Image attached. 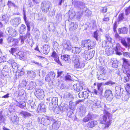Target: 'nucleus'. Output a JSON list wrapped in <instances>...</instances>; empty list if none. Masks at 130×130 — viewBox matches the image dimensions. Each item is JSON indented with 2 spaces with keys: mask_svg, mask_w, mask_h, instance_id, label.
I'll list each match as a JSON object with an SVG mask.
<instances>
[{
  "mask_svg": "<svg viewBox=\"0 0 130 130\" xmlns=\"http://www.w3.org/2000/svg\"><path fill=\"white\" fill-rule=\"evenodd\" d=\"M25 92L23 90L20 91L18 97L19 100V102L17 100H14V102L16 105L20 108H24L26 105L27 97L24 94Z\"/></svg>",
  "mask_w": 130,
  "mask_h": 130,
  "instance_id": "f257e3e1",
  "label": "nucleus"
},
{
  "mask_svg": "<svg viewBox=\"0 0 130 130\" xmlns=\"http://www.w3.org/2000/svg\"><path fill=\"white\" fill-rule=\"evenodd\" d=\"M72 59L74 64L75 68H82L84 67L85 63L81 60L80 57L79 55H73Z\"/></svg>",
  "mask_w": 130,
  "mask_h": 130,
  "instance_id": "f03ea898",
  "label": "nucleus"
},
{
  "mask_svg": "<svg viewBox=\"0 0 130 130\" xmlns=\"http://www.w3.org/2000/svg\"><path fill=\"white\" fill-rule=\"evenodd\" d=\"M104 115L103 116V121L101 120V123L105 124L104 128H108L109 125L110 124L109 118L111 117V115L108 111L104 109Z\"/></svg>",
  "mask_w": 130,
  "mask_h": 130,
  "instance_id": "7ed1b4c3",
  "label": "nucleus"
},
{
  "mask_svg": "<svg viewBox=\"0 0 130 130\" xmlns=\"http://www.w3.org/2000/svg\"><path fill=\"white\" fill-rule=\"evenodd\" d=\"M81 45L82 46L87 48L89 50L94 47L96 45V43L94 41H91L90 40H88L83 41Z\"/></svg>",
  "mask_w": 130,
  "mask_h": 130,
  "instance_id": "20e7f679",
  "label": "nucleus"
},
{
  "mask_svg": "<svg viewBox=\"0 0 130 130\" xmlns=\"http://www.w3.org/2000/svg\"><path fill=\"white\" fill-rule=\"evenodd\" d=\"M100 73L97 74V76L99 80H106L108 78V76L106 74V70L103 67L101 68Z\"/></svg>",
  "mask_w": 130,
  "mask_h": 130,
  "instance_id": "39448f33",
  "label": "nucleus"
},
{
  "mask_svg": "<svg viewBox=\"0 0 130 130\" xmlns=\"http://www.w3.org/2000/svg\"><path fill=\"white\" fill-rule=\"evenodd\" d=\"M51 7L50 3L48 2L44 1L41 4V8L42 10L44 12L47 13Z\"/></svg>",
  "mask_w": 130,
  "mask_h": 130,
  "instance_id": "423d86ee",
  "label": "nucleus"
},
{
  "mask_svg": "<svg viewBox=\"0 0 130 130\" xmlns=\"http://www.w3.org/2000/svg\"><path fill=\"white\" fill-rule=\"evenodd\" d=\"M115 89L116 93L115 96L117 99H119L122 94L123 89L121 88V86H116Z\"/></svg>",
  "mask_w": 130,
  "mask_h": 130,
  "instance_id": "0eeeda50",
  "label": "nucleus"
},
{
  "mask_svg": "<svg viewBox=\"0 0 130 130\" xmlns=\"http://www.w3.org/2000/svg\"><path fill=\"white\" fill-rule=\"evenodd\" d=\"M35 94L36 96L39 100H42L44 96V91L40 89H36Z\"/></svg>",
  "mask_w": 130,
  "mask_h": 130,
  "instance_id": "6e6552de",
  "label": "nucleus"
},
{
  "mask_svg": "<svg viewBox=\"0 0 130 130\" xmlns=\"http://www.w3.org/2000/svg\"><path fill=\"white\" fill-rule=\"evenodd\" d=\"M59 54L57 53L55 51L53 52L51 55V57L54 59V61L56 62L58 64L61 66H62L61 62L59 59Z\"/></svg>",
  "mask_w": 130,
  "mask_h": 130,
  "instance_id": "1a4fd4ad",
  "label": "nucleus"
},
{
  "mask_svg": "<svg viewBox=\"0 0 130 130\" xmlns=\"http://www.w3.org/2000/svg\"><path fill=\"white\" fill-rule=\"evenodd\" d=\"M6 30L8 32L9 34L12 37H15L18 35L17 30L13 29L11 27H7L6 29Z\"/></svg>",
  "mask_w": 130,
  "mask_h": 130,
  "instance_id": "9d476101",
  "label": "nucleus"
},
{
  "mask_svg": "<svg viewBox=\"0 0 130 130\" xmlns=\"http://www.w3.org/2000/svg\"><path fill=\"white\" fill-rule=\"evenodd\" d=\"M47 101L50 102L51 101V103H50L49 107L50 109L52 108V105L53 104H56L58 102V99L56 97H50L47 98L46 99Z\"/></svg>",
  "mask_w": 130,
  "mask_h": 130,
  "instance_id": "9b49d317",
  "label": "nucleus"
},
{
  "mask_svg": "<svg viewBox=\"0 0 130 130\" xmlns=\"http://www.w3.org/2000/svg\"><path fill=\"white\" fill-rule=\"evenodd\" d=\"M10 23L14 26L17 27L21 23V19L19 17H15L11 20Z\"/></svg>",
  "mask_w": 130,
  "mask_h": 130,
  "instance_id": "f8f14e48",
  "label": "nucleus"
},
{
  "mask_svg": "<svg viewBox=\"0 0 130 130\" xmlns=\"http://www.w3.org/2000/svg\"><path fill=\"white\" fill-rule=\"evenodd\" d=\"M64 48L66 50L69 51L72 48L71 43L69 40H67L64 42L63 44Z\"/></svg>",
  "mask_w": 130,
  "mask_h": 130,
  "instance_id": "ddd939ff",
  "label": "nucleus"
},
{
  "mask_svg": "<svg viewBox=\"0 0 130 130\" xmlns=\"http://www.w3.org/2000/svg\"><path fill=\"white\" fill-rule=\"evenodd\" d=\"M103 85V83H97V87L98 91L96 89H94L93 90V93L95 94H97L98 93H101L102 92L103 90V89L101 88V86Z\"/></svg>",
  "mask_w": 130,
  "mask_h": 130,
  "instance_id": "4468645a",
  "label": "nucleus"
},
{
  "mask_svg": "<svg viewBox=\"0 0 130 130\" xmlns=\"http://www.w3.org/2000/svg\"><path fill=\"white\" fill-rule=\"evenodd\" d=\"M60 124V121H55L52 125L50 126V129L51 130H57L59 128Z\"/></svg>",
  "mask_w": 130,
  "mask_h": 130,
  "instance_id": "2eb2a0df",
  "label": "nucleus"
},
{
  "mask_svg": "<svg viewBox=\"0 0 130 130\" xmlns=\"http://www.w3.org/2000/svg\"><path fill=\"white\" fill-rule=\"evenodd\" d=\"M83 84L82 83L75 84L74 85V90L77 92L82 90L83 89Z\"/></svg>",
  "mask_w": 130,
  "mask_h": 130,
  "instance_id": "dca6fc26",
  "label": "nucleus"
},
{
  "mask_svg": "<svg viewBox=\"0 0 130 130\" xmlns=\"http://www.w3.org/2000/svg\"><path fill=\"white\" fill-rule=\"evenodd\" d=\"M127 42H126L125 39L124 38L122 40V44L125 48L129 49L130 46V38H127Z\"/></svg>",
  "mask_w": 130,
  "mask_h": 130,
  "instance_id": "f3484780",
  "label": "nucleus"
},
{
  "mask_svg": "<svg viewBox=\"0 0 130 130\" xmlns=\"http://www.w3.org/2000/svg\"><path fill=\"white\" fill-rule=\"evenodd\" d=\"M118 30L119 34L125 35L127 34L128 29L126 27H124L119 28Z\"/></svg>",
  "mask_w": 130,
  "mask_h": 130,
  "instance_id": "a211bd4d",
  "label": "nucleus"
},
{
  "mask_svg": "<svg viewBox=\"0 0 130 130\" xmlns=\"http://www.w3.org/2000/svg\"><path fill=\"white\" fill-rule=\"evenodd\" d=\"M94 118V115L92 113L89 112L87 115L84 118L83 121L85 122H87L90 120L93 119Z\"/></svg>",
  "mask_w": 130,
  "mask_h": 130,
  "instance_id": "6ab92c4d",
  "label": "nucleus"
},
{
  "mask_svg": "<svg viewBox=\"0 0 130 130\" xmlns=\"http://www.w3.org/2000/svg\"><path fill=\"white\" fill-rule=\"evenodd\" d=\"M128 66L130 67V62L128 63L127 62L123 63V71L124 73H126L128 71L129 68Z\"/></svg>",
  "mask_w": 130,
  "mask_h": 130,
  "instance_id": "aec40b11",
  "label": "nucleus"
},
{
  "mask_svg": "<svg viewBox=\"0 0 130 130\" xmlns=\"http://www.w3.org/2000/svg\"><path fill=\"white\" fill-rule=\"evenodd\" d=\"M89 94V93L88 92L84 91L83 92H79L78 94V95L79 97H82L84 99H86L88 98Z\"/></svg>",
  "mask_w": 130,
  "mask_h": 130,
  "instance_id": "412c9836",
  "label": "nucleus"
},
{
  "mask_svg": "<svg viewBox=\"0 0 130 130\" xmlns=\"http://www.w3.org/2000/svg\"><path fill=\"white\" fill-rule=\"evenodd\" d=\"M46 107L44 104L41 103L38 106L37 110L38 111L45 112L46 111Z\"/></svg>",
  "mask_w": 130,
  "mask_h": 130,
  "instance_id": "4be33fe9",
  "label": "nucleus"
},
{
  "mask_svg": "<svg viewBox=\"0 0 130 130\" xmlns=\"http://www.w3.org/2000/svg\"><path fill=\"white\" fill-rule=\"evenodd\" d=\"M50 50V46L48 45H44L41 51L44 54H47L49 52Z\"/></svg>",
  "mask_w": 130,
  "mask_h": 130,
  "instance_id": "5701e85b",
  "label": "nucleus"
},
{
  "mask_svg": "<svg viewBox=\"0 0 130 130\" xmlns=\"http://www.w3.org/2000/svg\"><path fill=\"white\" fill-rule=\"evenodd\" d=\"M78 24L76 22H72L70 25L69 30L71 31L77 29L78 27Z\"/></svg>",
  "mask_w": 130,
  "mask_h": 130,
  "instance_id": "b1692460",
  "label": "nucleus"
},
{
  "mask_svg": "<svg viewBox=\"0 0 130 130\" xmlns=\"http://www.w3.org/2000/svg\"><path fill=\"white\" fill-rule=\"evenodd\" d=\"M66 99L67 100H70V101L69 102V107L70 108H74V103H72L71 101L73 99V98L72 97V95H68L67 96Z\"/></svg>",
  "mask_w": 130,
  "mask_h": 130,
  "instance_id": "393cba45",
  "label": "nucleus"
},
{
  "mask_svg": "<svg viewBox=\"0 0 130 130\" xmlns=\"http://www.w3.org/2000/svg\"><path fill=\"white\" fill-rule=\"evenodd\" d=\"M27 76L29 78L33 79L35 77L36 73L35 72L32 71H28Z\"/></svg>",
  "mask_w": 130,
  "mask_h": 130,
  "instance_id": "a878e982",
  "label": "nucleus"
},
{
  "mask_svg": "<svg viewBox=\"0 0 130 130\" xmlns=\"http://www.w3.org/2000/svg\"><path fill=\"white\" fill-rule=\"evenodd\" d=\"M19 118L15 114H13L11 118V120L12 122L15 124H18L19 123Z\"/></svg>",
  "mask_w": 130,
  "mask_h": 130,
  "instance_id": "bb28decb",
  "label": "nucleus"
},
{
  "mask_svg": "<svg viewBox=\"0 0 130 130\" xmlns=\"http://www.w3.org/2000/svg\"><path fill=\"white\" fill-rule=\"evenodd\" d=\"M97 124V122L96 121H93L89 122L87 124L88 128H92Z\"/></svg>",
  "mask_w": 130,
  "mask_h": 130,
  "instance_id": "cd10ccee",
  "label": "nucleus"
},
{
  "mask_svg": "<svg viewBox=\"0 0 130 130\" xmlns=\"http://www.w3.org/2000/svg\"><path fill=\"white\" fill-rule=\"evenodd\" d=\"M95 51H92V53H90L89 54L85 55L84 57L85 59L87 60H89L90 59L94 56L93 53H94Z\"/></svg>",
  "mask_w": 130,
  "mask_h": 130,
  "instance_id": "c85d7f7f",
  "label": "nucleus"
},
{
  "mask_svg": "<svg viewBox=\"0 0 130 130\" xmlns=\"http://www.w3.org/2000/svg\"><path fill=\"white\" fill-rule=\"evenodd\" d=\"M26 30V26L23 24H22L19 29V32L21 34H23Z\"/></svg>",
  "mask_w": 130,
  "mask_h": 130,
  "instance_id": "c756f323",
  "label": "nucleus"
},
{
  "mask_svg": "<svg viewBox=\"0 0 130 130\" xmlns=\"http://www.w3.org/2000/svg\"><path fill=\"white\" fill-rule=\"evenodd\" d=\"M89 102L90 103H92V104H93V106H94L95 107L99 106L101 103L100 101L98 100L97 99H95L94 101H92L90 100Z\"/></svg>",
  "mask_w": 130,
  "mask_h": 130,
  "instance_id": "7c9ffc66",
  "label": "nucleus"
},
{
  "mask_svg": "<svg viewBox=\"0 0 130 130\" xmlns=\"http://www.w3.org/2000/svg\"><path fill=\"white\" fill-rule=\"evenodd\" d=\"M72 49V52L74 53H79L81 51V49L79 47H73Z\"/></svg>",
  "mask_w": 130,
  "mask_h": 130,
  "instance_id": "2f4dec72",
  "label": "nucleus"
},
{
  "mask_svg": "<svg viewBox=\"0 0 130 130\" xmlns=\"http://www.w3.org/2000/svg\"><path fill=\"white\" fill-rule=\"evenodd\" d=\"M61 59L65 61H68L69 60L70 56L67 55H63L61 56Z\"/></svg>",
  "mask_w": 130,
  "mask_h": 130,
  "instance_id": "473e14b6",
  "label": "nucleus"
},
{
  "mask_svg": "<svg viewBox=\"0 0 130 130\" xmlns=\"http://www.w3.org/2000/svg\"><path fill=\"white\" fill-rule=\"evenodd\" d=\"M54 24L53 23H51L49 24L48 27V29L50 31L54 32Z\"/></svg>",
  "mask_w": 130,
  "mask_h": 130,
  "instance_id": "72a5a7b5",
  "label": "nucleus"
},
{
  "mask_svg": "<svg viewBox=\"0 0 130 130\" xmlns=\"http://www.w3.org/2000/svg\"><path fill=\"white\" fill-rule=\"evenodd\" d=\"M78 4L77 7L80 9H86L87 8L85 7L84 3L82 2H79L77 3Z\"/></svg>",
  "mask_w": 130,
  "mask_h": 130,
  "instance_id": "f704fd0d",
  "label": "nucleus"
},
{
  "mask_svg": "<svg viewBox=\"0 0 130 130\" xmlns=\"http://www.w3.org/2000/svg\"><path fill=\"white\" fill-rule=\"evenodd\" d=\"M36 85V83L31 81L30 82L28 85L27 86L28 88L29 89L31 90Z\"/></svg>",
  "mask_w": 130,
  "mask_h": 130,
  "instance_id": "c9c22d12",
  "label": "nucleus"
},
{
  "mask_svg": "<svg viewBox=\"0 0 130 130\" xmlns=\"http://www.w3.org/2000/svg\"><path fill=\"white\" fill-rule=\"evenodd\" d=\"M9 18L8 15H4L2 16L1 18V20L4 21L6 23H7L8 21Z\"/></svg>",
  "mask_w": 130,
  "mask_h": 130,
  "instance_id": "e433bc0d",
  "label": "nucleus"
},
{
  "mask_svg": "<svg viewBox=\"0 0 130 130\" xmlns=\"http://www.w3.org/2000/svg\"><path fill=\"white\" fill-rule=\"evenodd\" d=\"M114 32L115 33V38H116L117 39L120 40L121 41V42L122 43V40L124 39V38H122L120 36L119 34L118 33L117 31H115Z\"/></svg>",
  "mask_w": 130,
  "mask_h": 130,
  "instance_id": "4c0bfd02",
  "label": "nucleus"
},
{
  "mask_svg": "<svg viewBox=\"0 0 130 130\" xmlns=\"http://www.w3.org/2000/svg\"><path fill=\"white\" fill-rule=\"evenodd\" d=\"M9 68L8 67L7 65H5L3 67L2 72L3 73L5 72L7 73L9 70Z\"/></svg>",
  "mask_w": 130,
  "mask_h": 130,
  "instance_id": "58836bf2",
  "label": "nucleus"
},
{
  "mask_svg": "<svg viewBox=\"0 0 130 130\" xmlns=\"http://www.w3.org/2000/svg\"><path fill=\"white\" fill-rule=\"evenodd\" d=\"M45 120V118L42 117L40 116L38 117L37 119V121L40 124H43V122Z\"/></svg>",
  "mask_w": 130,
  "mask_h": 130,
  "instance_id": "ea45409f",
  "label": "nucleus"
},
{
  "mask_svg": "<svg viewBox=\"0 0 130 130\" xmlns=\"http://www.w3.org/2000/svg\"><path fill=\"white\" fill-rule=\"evenodd\" d=\"M112 92L111 91L107 90H106L104 96L105 97H107L111 95H112Z\"/></svg>",
  "mask_w": 130,
  "mask_h": 130,
  "instance_id": "a19ab883",
  "label": "nucleus"
},
{
  "mask_svg": "<svg viewBox=\"0 0 130 130\" xmlns=\"http://www.w3.org/2000/svg\"><path fill=\"white\" fill-rule=\"evenodd\" d=\"M114 50L115 51V53H116V54L118 55H121V53L119 51L120 48L118 46L116 45V47L114 48Z\"/></svg>",
  "mask_w": 130,
  "mask_h": 130,
  "instance_id": "79ce46f5",
  "label": "nucleus"
},
{
  "mask_svg": "<svg viewBox=\"0 0 130 130\" xmlns=\"http://www.w3.org/2000/svg\"><path fill=\"white\" fill-rule=\"evenodd\" d=\"M114 50L115 51V53H116V54L118 55H121V53L119 51L120 48L118 46L116 45V47L114 48Z\"/></svg>",
  "mask_w": 130,
  "mask_h": 130,
  "instance_id": "37998d69",
  "label": "nucleus"
},
{
  "mask_svg": "<svg viewBox=\"0 0 130 130\" xmlns=\"http://www.w3.org/2000/svg\"><path fill=\"white\" fill-rule=\"evenodd\" d=\"M64 79L67 82L72 81V79L71 76L67 74L64 77Z\"/></svg>",
  "mask_w": 130,
  "mask_h": 130,
  "instance_id": "c03bdc74",
  "label": "nucleus"
},
{
  "mask_svg": "<svg viewBox=\"0 0 130 130\" xmlns=\"http://www.w3.org/2000/svg\"><path fill=\"white\" fill-rule=\"evenodd\" d=\"M21 113L23 115L24 117H28L31 116V114L30 113L25 111H22Z\"/></svg>",
  "mask_w": 130,
  "mask_h": 130,
  "instance_id": "a18cd8bd",
  "label": "nucleus"
},
{
  "mask_svg": "<svg viewBox=\"0 0 130 130\" xmlns=\"http://www.w3.org/2000/svg\"><path fill=\"white\" fill-rule=\"evenodd\" d=\"M7 57L5 56H2L0 57V63H3L6 61Z\"/></svg>",
  "mask_w": 130,
  "mask_h": 130,
  "instance_id": "49530a36",
  "label": "nucleus"
},
{
  "mask_svg": "<svg viewBox=\"0 0 130 130\" xmlns=\"http://www.w3.org/2000/svg\"><path fill=\"white\" fill-rule=\"evenodd\" d=\"M43 122V124L44 125H48L50 124V122L48 120L47 117L46 118H45V120Z\"/></svg>",
  "mask_w": 130,
  "mask_h": 130,
  "instance_id": "de8ad7c7",
  "label": "nucleus"
},
{
  "mask_svg": "<svg viewBox=\"0 0 130 130\" xmlns=\"http://www.w3.org/2000/svg\"><path fill=\"white\" fill-rule=\"evenodd\" d=\"M48 120L50 122V124L51 123V122H52L53 123H54L55 121H56L55 120V117H47Z\"/></svg>",
  "mask_w": 130,
  "mask_h": 130,
  "instance_id": "09e8293b",
  "label": "nucleus"
},
{
  "mask_svg": "<svg viewBox=\"0 0 130 130\" xmlns=\"http://www.w3.org/2000/svg\"><path fill=\"white\" fill-rule=\"evenodd\" d=\"M48 74L50 75V77L52 80L55 78L56 74L54 72H51Z\"/></svg>",
  "mask_w": 130,
  "mask_h": 130,
  "instance_id": "8fccbe9b",
  "label": "nucleus"
},
{
  "mask_svg": "<svg viewBox=\"0 0 130 130\" xmlns=\"http://www.w3.org/2000/svg\"><path fill=\"white\" fill-rule=\"evenodd\" d=\"M106 98L107 100L109 102H111L113 100V94H112L111 95L107 97H106Z\"/></svg>",
  "mask_w": 130,
  "mask_h": 130,
  "instance_id": "3c124183",
  "label": "nucleus"
},
{
  "mask_svg": "<svg viewBox=\"0 0 130 130\" xmlns=\"http://www.w3.org/2000/svg\"><path fill=\"white\" fill-rule=\"evenodd\" d=\"M45 80L47 82H50L52 80L50 77V75L48 74H47L45 77Z\"/></svg>",
  "mask_w": 130,
  "mask_h": 130,
  "instance_id": "603ef678",
  "label": "nucleus"
},
{
  "mask_svg": "<svg viewBox=\"0 0 130 130\" xmlns=\"http://www.w3.org/2000/svg\"><path fill=\"white\" fill-rule=\"evenodd\" d=\"M5 122V118L3 115L0 114V125L2 123Z\"/></svg>",
  "mask_w": 130,
  "mask_h": 130,
  "instance_id": "864d4df0",
  "label": "nucleus"
},
{
  "mask_svg": "<svg viewBox=\"0 0 130 130\" xmlns=\"http://www.w3.org/2000/svg\"><path fill=\"white\" fill-rule=\"evenodd\" d=\"M124 15L123 13H121L119 15L118 17V21H122L124 19Z\"/></svg>",
  "mask_w": 130,
  "mask_h": 130,
  "instance_id": "5fc2aeb1",
  "label": "nucleus"
},
{
  "mask_svg": "<svg viewBox=\"0 0 130 130\" xmlns=\"http://www.w3.org/2000/svg\"><path fill=\"white\" fill-rule=\"evenodd\" d=\"M34 34L35 37L36 38H38L40 36V32L38 30H37L35 32Z\"/></svg>",
  "mask_w": 130,
  "mask_h": 130,
  "instance_id": "6e6d98bb",
  "label": "nucleus"
},
{
  "mask_svg": "<svg viewBox=\"0 0 130 130\" xmlns=\"http://www.w3.org/2000/svg\"><path fill=\"white\" fill-rule=\"evenodd\" d=\"M130 13V6L126 8L125 10V13L126 15H127Z\"/></svg>",
  "mask_w": 130,
  "mask_h": 130,
  "instance_id": "4d7b16f0",
  "label": "nucleus"
},
{
  "mask_svg": "<svg viewBox=\"0 0 130 130\" xmlns=\"http://www.w3.org/2000/svg\"><path fill=\"white\" fill-rule=\"evenodd\" d=\"M99 35L97 31H95L94 32L93 37L95 38L97 41L98 40V37Z\"/></svg>",
  "mask_w": 130,
  "mask_h": 130,
  "instance_id": "13d9d810",
  "label": "nucleus"
},
{
  "mask_svg": "<svg viewBox=\"0 0 130 130\" xmlns=\"http://www.w3.org/2000/svg\"><path fill=\"white\" fill-rule=\"evenodd\" d=\"M115 84V82H113L111 81H110L106 82L104 84V85H112Z\"/></svg>",
  "mask_w": 130,
  "mask_h": 130,
  "instance_id": "bf43d9fd",
  "label": "nucleus"
},
{
  "mask_svg": "<svg viewBox=\"0 0 130 130\" xmlns=\"http://www.w3.org/2000/svg\"><path fill=\"white\" fill-rule=\"evenodd\" d=\"M80 109L81 112H84L86 111V108L84 106L80 107Z\"/></svg>",
  "mask_w": 130,
  "mask_h": 130,
  "instance_id": "052dcab7",
  "label": "nucleus"
},
{
  "mask_svg": "<svg viewBox=\"0 0 130 130\" xmlns=\"http://www.w3.org/2000/svg\"><path fill=\"white\" fill-rule=\"evenodd\" d=\"M16 51L17 50L16 48H11L9 51V52L12 55H13L14 53L16 52Z\"/></svg>",
  "mask_w": 130,
  "mask_h": 130,
  "instance_id": "680f3d73",
  "label": "nucleus"
},
{
  "mask_svg": "<svg viewBox=\"0 0 130 130\" xmlns=\"http://www.w3.org/2000/svg\"><path fill=\"white\" fill-rule=\"evenodd\" d=\"M55 13V12L54 10H50L48 14V15L50 16H52L53 15H54Z\"/></svg>",
  "mask_w": 130,
  "mask_h": 130,
  "instance_id": "e2e57ef3",
  "label": "nucleus"
},
{
  "mask_svg": "<svg viewBox=\"0 0 130 130\" xmlns=\"http://www.w3.org/2000/svg\"><path fill=\"white\" fill-rule=\"evenodd\" d=\"M19 41H21V44H22L24 42V37L23 36H20V38L18 40Z\"/></svg>",
  "mask_w": 130,
  "mask_h": 130,
  "instance_id": "0e129e2a",
  "label": "nucleus"
},
{
  "mask_svg": "<svg viewBox=\"0 0 130 130\" xmlns=\"http://www.w3.org/2000/svg\"><path fill=\"white\" fill-rule=\"evenodd\" d=\"M19 40L18 39H14L12 44L13 45H18V44Z\"/></svg>",
  "mask_w": 130,
  "mask_h": 130,
  "instance_id": "69168bd1",
  "label": "nucleus"
},
{
  "mask_svg": "<svg viewBox=\"0 0 130 130\" xmlns=\"http://www.w3.org/2000/svg\"><path fill=\"white\" fill-rule=\"evenodd\" d=\"M123 55L127 57H130V53L128 52H124L123 53Z\"/></svg>",
  "mask_w": 130,
  "mask_h": 130,
  "instance_id": "338daca9",
  "label": "nucleus"
},
{
  "mask_svg": "<svg viewBox=\"0 0 130 130\" xmlns=\"http://www.w3.org/2000/svg\"><path fill=\"white\" fill-rule=\"evenodd\" d=\"M53 44L54 48H56L58 47V44L55 41H54L53 42Z\"/></svg>",
  "mask_w": 130,
  "mask_h": 130,
  "instance_id": "774afa93",
  "label": "nucleus"
}]
</instances>
